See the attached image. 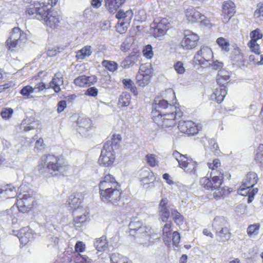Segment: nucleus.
<instances>
[{"label": "nucleus", "instance_id": "nucleus-11", "mask_svg": "<svg viewBox=\"0 0 263 263\" xmlns=\"http://www.w3.org/2000/svg\"><path fill=\"white\" fill-rule=\"evenodd\" d=\"M199 39L197 34L190 30H185L181 45L184 49L191 50L197 45Z\"/></svg>", "mask_w": 263, "mask_h": 263}, {"label": "nucleus", "instance_id": "nucleus-36", "mask_svg": "<svg viewBox=\"0 0 263 263\" xmlns=\"http://www.w3.org/2000/svg\"><path fill=\"white\" fill-rule=\"evenodd\" d=\"M136 59L135 55H129L121 63V66L124 69L128 68L136 62Z\"/></svg>", "mask_w": 263, "mask_h": 263}, {"label": "nucleus", "instance_id": "nucleus-40", "mask_svg": "<svg viewBox=\"0 0 263 263\" xmlns=\"http://www.w3.org/2000/svg\"><path fill=\"white\" fill-rule=\"evenodd\" d=\"M122 83L124 87L127 89H129L134 95H136L137 94V88L132 80L124 79L122 80Z\"/></svg>", "mask_w": 263, "mask_h": 263}, {"label": "nucleus", "instance_id": "nucleus-34", "mask_svg": "<svg viewBox=\"0 0 263 263\" xmlns=\"http://www.w3.org/2000/svg\"><path fill=\"white\" fill-rule=\"evenodd\" d=\"M92 52L91 47L90 46H85L77 52L76 57L78 60H83L89 57Z\"/></svg>", "mask_w": 263, "mask_h": 263}, {"label": "nucleus", "instance_id": "nucleus-57", "mask_svg": "<svg viewBox=\"0 0 263 263\" xmlns=\"http://www.w3.org/2000/svg\"><path fill=\"white\" fill-rule=\"evenodd\" d=\"M248 45L251 50L254 52L257 57H259L260 53L259 51V45L257 44V42H249Z\"/></svg>", "mask_w": 263, "mask_h": 263}, {"label": "nucleus", "instance_id": "nucleus-35", "mask_svg": "<svg viewBox=\"0 0 263 263\" xmlns=\"http://www.w3.org/2000/svg\"><path fill=\"white\" fill-rule=\"evenodd\" d=\"M94 246L98 251H103L106 250L108 248V243L106 239V236H103L97 239L94 242Z\"/></svg>", "mask_w": 263, "mask_h": 263}, {"label": "nucleus", "instance_id": "nucleus-39", "mask_svg": "<svg viewBox=\"0 0 263 263\" xmlns=\"http://www.w3.org/2000/svg\"><path fill=\"white\" fill-rule=\"evenodd\" d=\"M102 65L111 72L116 70L118 67V65L116 62L107 60H103L102 62Z\"/></svg>", "mask_w": 263, "mask_h": 263}, {"label": "nucleus", "instance_id": "nucleus-51", "mask_svg": "<svg viewBox=\"0 0 263 263\" xmlns=\"http://www.w3.org/2000/svg\"><path fill=\"white\" fill-rule=\"evenodd\" d=\"M13 113V110L11 108H4L2 109L1 115L3 119L8 120L10 119Z\"/></svg>", "mask_w": 263, "mask_h": 263}, {"label": "nucleus", "instance_id": "nucleus-50", "mask_svg": "<svg viewBox=\"0 0 263 263\" xmlns=\"http://www.w3.org/2000/svg\"><path fill=\"white\" fill-rule=\"evenodd\" d=\"M125 256L118 253H113L110 255V259L111 263H121L123 258Z\"/></svg>", "mask_w": 263, "mask_h": 263}, {"label": "nucleus", "instance_id": "nucleus-44", "mask_svg": "<svg viewBox=\"0 0 263 263\" xmlns=\"http://www.w3.org/2000/svg\"><path fill=\"white\" fill-rule=\"evenodd\" d=\"M263 36V34L261 32V30L257 28L252 31L250 33L251 40L249 42H257V41L261 39Z\"/></svg>", "mask_w": 263, "mask_h": 263}, {"label": "nucleus", "instance_id": "nucleus-9", "mask_svg": "<svg viewBox=\"0 0 263 263\" xmlns=\"http://www.w3.org/2000/svg\"><path fill=\"white\" fill-rule=\"evenodd\" d=\"M121 193L122 191L120 187L103 191L100 195L101 200L104 202L110 203L111 204L117 205H119Z\"/></svg>", "mask_w": 263, "mask_h": 263}, {"label": "nucleus", "instance_id": "nucleus-16", "mask_svg": "<svg viewBox=\"0 0 263 263\" xmlns=\"http://www.w3.org/2000/svg\"><path fill=\"white\" fill-rule=\"evenodd\" d=\"M235 13V6L234 3L231 1L225 2L222 5V13L223 17L222 22L227 23Z\"/></svg>", "mask_w": 263, "mask_h": 263}, {"label": "nucleus", "instance_id": "nucleus-21", "mask_svg": "<svg viewBox=\"0 0 263 263\" xmlns=\"http://www.w3.org/2000/svg\"><path fill=\"white\" fill-rule=\"evenodd\" d=\"M4 214L9 216L13 224H15L23 220L24 215L18 211L15 206H12L10 209L5 211Z\"/></svg>", "mask_w": 263, "mask_h": 263}, {"label": "nucleus", "instance_id": "nucleus-28", "mask_svg": "<svg viewBox=\"0 0 263 263\" xmlns=\"http://www.w3.org/2000/svg\"><path fill=\"white\" fill-rule=\"evenodd\" d=\"M77 124L78 126L77 130L80 134L84 133V131L88 130L91 126V121L87 118L79 117L78 119Z\"/></svg>", "mask_w": 263, "mask_h": 263}, {"label": "nucleus", "instance_id": "nucleus-63", "mask_svg": "<svg viewBox=\"0 0 263 263\" xmlns=\"http://www.w3.org/2000/svg\"><path fill=\"white\" fill-rule=\"evenodd\" d=\"M147 163L151 166L154 167L157 165V161L154 154L147 155L146 156Z\"/></svg>", "mask_w": 263, "mask_h": 263}, {"label": "nucleus", "instance_id": "nucleus-32", "mask_svg": "<svg viewBox=\"0 0 263 263\" xmlns=\"http://www.w3.org/2000/svg\"><path fill=\"white\" fill-rule=\"evenodd\" d=\"M257 175L254 172H249L246 176L245 181L243 183V185H248L250 187L254 188V186L258 181Z\"/></svg>", "mask_w": 263, "mask_h": 263}, {"label": "nucleus", "instance_id": "nucleus-1", "mask_svg": "<svg viewBox=\"0 0 263 263\" xmlns=\"http://www.w3.org/2000/svg\"><path fill=\"white\" fill-rule=\"evenodd\" d=\"M49 5L39 2L30 3L26 10V14L34 15L47 26L54 28L59 25L61 17L57 11H50Z\"/></svg>", "mask_w": 263, "mask_h": 263}, {"label": "nucleus", "instance_id": "nucleus-37", "mask_svg": "<svg viewBox=\"0 0 263 263\" xmlns=\"http://www.w3.org/2000/svg\"><path fill=\"white\" fill-rule=\"evenodd\" d=\"M260 224L255 223L250 224L247 228V234L250 237L256 236L259 233Z\"/></svg>", "mask_w": 263, "mask_h": 263}, {"label": "nucleus", "instance_id": "nucleus-55", "mask_svg": "<svg viewBox=\"0 0 263 263\" xmlns=\"http://www.w3.org/2000/svg\"><path fill=\"white\" fill-rule=\"evenodd\" d=\"M144 56L147 59H151L153 55V48L151 45H146L143 50Z\"/></svg>", "mask_w": 263, "mask_h": 263}, {"label": "nucleus", "instance_id": "nucleus-52", "mask_svg": "<svg viewBox=\"0 0 263 263\" xmlns=\"http://www.w3.org/2000/svg\"><path fill=\"white\" fill-rule=\"evenodd\" d=\"M255 159L257 161L263 163V144H260L257 149Z\"/></svg>", "mask_w": 263, "mask_h": 263}, {"label": "nucleus", "instance_id": "nucleus-25", "mask_svg": "<svg viewBox=\"0 0 263 263\" xmlns=\"http://www.w3.org/2000/svg\"><path fill=\"white\" fill-rule=\"evenodd\" d=\"M83 197L80 193H74L69 197L68 204L72 210L78 209L82 202Z\"/></svg>", "mask_w": 263, "mask_h": 263}, {"label": "nucleus", "instance_id": "nucleus-13", "mask_svg": "<svg viewBox=\"0 0 263 263\" xmlns=\"http://www.w3.org/2000/svg\"><path fill=\"white\" fill-rule=\"evenodd\" d=\"M170 23L166 18H157L154 20L152 27L154 28V33L157 36L164 34L170 28Z\"/></svg>", "mask_w": 263, "mask_h": 263}, {"label": "nucleus", "instance_id": "nucleus-48", "mask_svg": "<svg viewBox=\"0 0 263 263\" xmlns=\"http://www.w3.org/2000/svg\"><path fill=\"white\" fill-rule=\"evenodd\" d=\"M128 22H125L124 20L118 21V22L116 25V28L118 32L120 33H124L128 28Z\"/></svg>", "mask_w": 263, "mask_h": 263}, {"label": "nucleus", "instance_id": "nucleus-15", "mask_svg": "<svg viewBox=\"0 0 263 263\" xmlns=\"http://www.w3.org/2000/svg\"><path fill=\"white\" fill-rule=\"evenodd\" d=\"M178 127L181 133L194 135L198 133L199 127L192 121H180Z\"/></svg>", "mask_w": 263, "mask_h": 263}, {"label": "nucleus", "instance_id": "nucleus-58", "mask_svg": "<svg viewBox=\"0 0 263 263\" xmlns=\"http://www.w3.org/2000/svg\"><path fill=\"white\" fill-rule=\"evenodd\" d=\"M172 222L171 221L166 223L163 228V235L164 237H170L171 233Z\"/></svg>", "mask_w": 263, "mask_h": 263}, {"label": "nucleus", "instance_id": "nucleus-26", "mask_svg": "<svg viewBox=\"0 0 263 263\" xmlns=\"http://www.w3.org/2000/svg\"><path fill=\"white\" fill-rule=\"evenodd\" d=\"M227 93L226 86L223 84L219 85V87L215 89L214 92L211 95V99L215 100L218 103H220L223 101L224 97Z\"/></svg>", "mask_w": 263, "mask_h": 263}, {"label": "nucleus", "instance_id": "nucleus-14", "mask_svg": "<svg viewBox=\"0 0 263 263\" xmlns=\"http://www.w3.org/2000/svg\"><path fill=\"white\" fill-rule=\"evenodd\" d=\"M120 185L115 180V177L110 174L105 175L99 184V193L101 194L103 191L107 190H112L113 188L120 187Z\"/></svg>", "mask_w": 263, "mask_h": 263}, {"label": "nucleus", "instance_id": "nucleus-4", "mask_svg": "<svg viewBox=\"0 0 263 263\" xmlns=\"http://www.w3.org/2000/svg\"><path fill=\"white\" fill-rule=\"evenodd\" d=\"M217 173L218 175H215L213 177H212V174H211V179L208 177H203L200 180L201 185L205 189L211 191H216L214 193V196L215 197H220L223 194V192H222L223 189L221 187L223 179V174L221 172Z\"/></svg>", "mask_w": 263, "mask_h": 263}, {"label": "nucleus", "instance_id": "nucleus-27", "mask_svg": "<svg viewBox=\"0 0 263 263\" xmlns=\"http://www.w3.org/2000/svg\"><path fill=\"white\" fill-rule=\"evenodd\" d=\"M63 84V74L61 72H57L49 83V86L58 93L61 91L60 86Z\"/></svg>", "mask_w": 263, "mask_h": 263}, {"label": "nucleus", "instance_id": "nucleus-43", "mask_svg": "<svg viewBox=\"0 0 263 263\" xmlns=\"http://www.w3.org/2000/svg\"><path fill=\"white\" fill-rule=\"evenodd\" d=\"M142 226V222L139 220H132L128 224L129 229L130 230V234L134 235V233H136L138 229Z\"/></svg>", "mask_w": 263, "mask_h": 263}, {"label": "nucleus", "instance_id": "nucleus-47", "mask_svg": "<svg viewBox=\"0 0 263 263\" xmlns=\"http://www.w3.org/2000/svg\"><path fill=\"white\" fill-rule=\"evenodd\" d=\"M33 88L29 85L24 87L20 91V93L22 95L25 99H29L32 98L30 95L31 93L34 92Z\"/></svg>", "mask_w": 263, "mask_h": 263}, {"label": "nucleus", "instance_id": "nucleus-30", "mask_svg": "<svg viewBox=\"0 0 263 263\" xmlns=\"http://www.w3.org/2000/svg\"><path fill=\"white\" fill-rule=\"evenodd\" d=\"M91 259L87 255L73 253L69 259V263H90Z\"/></svg>", "mask_w": 263, "mask_h": 263}, {"label": "nucleus", "instance_id": "nucleus-17", "mask_svg": "<svg viewBox=\"0 0 263 263\" xmlns=\"http://www.w3.org/2000/svg\"><path fill=\"white\" fill-rule=\"evenodd\" d=\"M33 235L32 230L28 227L21 229L17 234L21 243L24 245L31 241L33 238Z\"/></svg>", "mask_w": 263, "mask_h": 263}, {"label": "nucleus", "instance_id": "nucleus-49", "mask_svg": "<svg viewBox=\"0 0 263 263\" xmlns=\"http://www.w3.org/2000/svg\"><path fill=\"white\" fill-rule=\"evenodd\" d=\"M21 43L12 40L9 41L8 38L6 42V46L8 50L11 51H14L17 48V45L20 46Z\"/></svg>", "mask_w": 263, "mask_h": 263}, {"label": "nucleus", "instance_id": "nucleus-7", "mask_svg": "<svg viewBox=\"0 0 263 263\" xmlns=\"http://www.w3.org/2000/svg\"><path fill=\"white\" fill-rule=\"evenodd\" d=\"M115 141V140H114L111 144L108 143L104 144L101 151V155L98 159V163L100 165L108 167L113 163L115 160V156L113 154L112 145Z\"/></svg>", "mask_w": 263, "mask_h": 263}, {"label": "nucleus", "instance_id": "nucleus-59", "mask_svg": "<svg viewBox=\"0 0 263 263\" xmlns=\"http://www.w3.org/2000/svg\"><path fill=\"white\" fill-rule=\"evenodd\" d=\"M230 80V73L227 75H222V76L217 77V82L219 85L228 83Z\"/></svg>", "mask_w": 263, "mask_h": 263}, {"label": "nucleus", "instance_id": "nucleus-60", "mask_svg": "<svg viewBox=\"0 0 263 263\" xmlns=\"http://www.w3.org/2000/svg\"><path fill=\"white\" fill-rule=\"evenodd\" d=\"M174 68L178 74H183L185 72L183 64L181 61H178L174 65Z\"/></svg>", "mask_w": 263, "mask_h": 263}, {"label": "nucleus", "instance_id": "nucleus-12", "mask_svg": "<svg viewBox=\"0 0 263 263\" xmlns=\"http://www.w3.org/2000/svg\"><path fill=\"white\" fill-rule=\"evenodd\" d=\"M176 110V107L169 104L168 102L164 99L159 101L157 103V101L155 100V102L152 105V114L154 115L158 113L157 115H162L163 112H170V110Z\"/></svg>", "mask_w": 263, "mask_h": 263}, {"label": "nucleus", "instance_id": "nucleus-8", "mask_svg": "<svg viewBox=\"0 0 263 263\" xmlns=\"http://www.w3.org/2000/svg\"><path fill=\"white\" fill-rule=\"evenodd\" d=\"M213 58V53L212 49L206 46H202L193 58V62L196 64L202 67L207 66L208 63Z\"/></svg>", "mask_w": 263, "mask_h": 263}, {"label": "nucleus", "instance_id": "nucleus-23", "mask_svg": "<svg viewBox=\"0 0 263 263\" xmlns=\"http://www.w3.org/2000/svg\"><path fill=\"white\" fill-rule=\"evenodd\" d=\"M168 200L166 198H163L161 200L159 205V213L162 221L166 222L170 215L167 204Z\"/></svg>", "mask_w": 263, "mask_h": 263}, {"label": "nucleus", "instance_id": "nucleus-6", "mask_svg": "<svg viewBox=\"0 0 263 263\" xmlns=\"http://www.w3.org/2000/svg\"><path fill=\"white\" fill-rule=\"evenodd\" d=\"M18 203L30 204L33 205L35 204L36 192L29 189L28 185L22 184L18 187Z\"/></svg>", "mask_w": 263, "mask_h": 263}, {"label": "nucleus", "instance_id": "nucleus-22", "mask_svg": "<svg viewBox=\"0 0 263 263\" xmlns=\"http://www.w3.org/2000/svg\"><path fill=\"white\" fill-rule=\"evenodd\" d=\"M93 80L91 77L82 75L76 78L73 81L74 84L80 87H84L93 85L96 82V77H93Z\"/></svg>", "mask_w": 263, "mask_h": 263}, {"label": "nucleus", "instance_id": "nucleus-54", "mask_svg": "<svg viewBox=\"0 0 263 263\" xmlns=\"http://www.w3.org/2000/svg\"><path fill=\"white\" fill-rule=\"evenodd\" d=\"M257 7V9L254 12V16L256 18H260V20H263V3H258Z\"/></svg>", "mask_w": 263, "mask_h": 263}, {"label": "nucleus", "instance_id": "nucleus-20", "mask_svg": "<svg viewBox=\"0 0 263 263\" xmlns=\"http://www.w3.org/2000/svg\"><path fill=\"white\" fill-rule=\"evenodd\" d=\"M185 16L191 23L199 22L202 17H205L193 7H189L185 11Z\"/></svg>", "mask_w": 263, "mask_h": 263}, {"label": "nucleus", "instance_id": "nucleus-29", "mask_svg": "<svg viewBox=\"0 0 263 263\" xmlns=\"http://www.w3.org/2000/svg\"><path fill=\"white\" fill-rule=\"evenodd\" d=\"M9 39V41L12 40L21 43H24L26 39L25 34L18 27H15L12 29Z\"/></svg>", "mask_w": 263, "mask_h": 263}, {"label": "nucleus", "instance_id": "nucleus-64", "mask_svg": "<svg viewBox=\"0 0 263 263\" xmlns=\"http://www.w3.org/2000/svg\"><path fill=\"white\" fill-rule=\"evenodd\" d=\"M208 65H209L213 69L218 70L222 68L223 64L222 62H219L218 60H213L212 63L209 62L208 63Z\"/></svg>", "mask_w": 263, "mask_h": 263}, {"label": "nucleus", "instance_id": "nucleus-10", "mask_svg": "<svg viewBox=\"0 0 263 263\" xmlns=\"http://www.w3.org/2000/svg\"><path fill=\"white\" fill-rule=\"evenodd\" d=\"M154 121L162 128L172 127L175 125V116L173 113L169 112H163L162 115H155L153 116Z\"/></svg>", "mask_w": 263, "mask_h": 263}, {"label": "nucleus", "instance_id": "nucleus-33", "mask_svg": "<svg viewBox=\"0 0 263 263\" xmlns=\"http://www.w3.org/2000/svg\"><path fill=\"white\" fill-rule=\"evenodd\" d=\"M125 2V0H105V5L110 12L117 10Z\"/></svg>", "mask_w": 263, "mask_h": 263}, {"label": "nucleus", "instance_id": "nucleus-61", "mask_svg": "<svg viewBox=\"0 0 263 263\" xmlns=\"http://www.w3.org/2000/svg\"><path fill=\"white\" fill-rule=\"evenodd\" d=\"M50 87L49 85H46L44 82H40L36 84L33 88L34 92H39L45 89H48Z\"/></svg>", "mask_w": 263, "mask_h": 263}, {"label": "nucleus", "instance_id": "nucleus-41", "mask_svg": "<svg viewBox=\"0 0 263 263\" xmlns=\"http://www.w3.org/2000/svg\"><path fill=\"white\" fill-rule=\"evenodd\" d=\"M216 43L220 47L221 50L228 52L230 50V43L226 39L220 37L217 39Z\"/></svg>", "mask_w": 263, "mask_h": 263}, {"label": "nucleus", "instance_id": "nucleus-46", "mask_svg": "<svg viewBox=\"0 0 263 263\" xmlns=\"http://www.w3.org/2000/svg\"><path fill=\"white\" fill-rule=\"evenodd\" d=\"M130 97L129 95L123 93L119 99V104L121 106H127L130 103Z\"/></svg>", "mask_w": 263, "mask_h": 263}, {"label": "nucleus", "instance_id": "nucleus-3", "mask_svg": "<svg viewBox=\"0 0 263 263\" xmlns=\"http://www.w3.org/2000/svg\"><path fill=\"white\" fill-rule=\"evenodd\" d=\"M212 227L215 231V235L219 241L224 242L231 238L229 223L224 217L216 216L214 218Z\"/></svg>", "mask_w": 263, "mask_h": 263}, {"label": "nucleus", "instance_id": "nucleus-56", "mask_svg": "<svg viewBox=\"0 0 263 263\" xmlns=\"http://www.w3.org/2000/svg\"><path fill=\"white\" fill-rule=\"evenodd\" d=\"M171 214L173 220L177 223L181 222L183 221V216L177 210L174 209L171 211Z\"/></svg>", "mask_w": 263, "mask_h": 263}, {"label": "nucleus", "instance_id": "nucleus-62", "mask_svg": "<svg viewBox=\"0 0 263 263\" xmlns=\"http://www.w3.org/2000/svg\"><path fill=\"white\" fill-rule=\"evenodd\" d=\"M85 248L86 247L85 243L82 241H78L76 242L74 246V253H79L81 254V253L84 252L85 250Z\"/></svg>", "mask_w": 263, "mask_h": 263}, {"label": "nucleus", "instance_id": "nucleus-18", "mask_svg": "<svg viewBox=\"0 0 263 263\" xmlns=\"http://www.w3.org/2000/svg\"><path fill=\"white\" fill-rule=\"evenodd\" d=\"M18 193L16 187L12 184H7L0 188V199L4 200L15 197Z\"/></svg>", "mask_w": 263, "mask_h": 263}, {"label": "nucleus", "instance_id": "nucleus-24", "mask_svg": "<svg viewBox=\"0 0 263 263\" xmlns=\"http://www.w3.org/2000/svg\"><path fill=\"white\" fill-rule=\"evenodd\" d=\"M38 126V121H35L33 117L27 118L24 119L20 125L22 130L27 132L35 129Z\"/></svg>", "mask_w": 263, "mask_h": 263}, {"label": "nucleus", "instance_id": "nucleus-42", "mask_svg": "<svg viewBox=\"0 0 263 263\" xmlns=\"http://www.w3.org/2000/svg\"><path fill=\"white\" fill-rule=\"evenodd\" d=\"M137 235H140L143 236H146L149 240L152 234L151 228L146 226H143V225L138 229V231L136 233Z\"/></svg>", "mask_w": 263, "mask_h": 263}, {"label": "nucleus", "instance_id": "nucleus-19", "mask_svg": "<svg viewBox=\"0 0 263 263\" xmlns=\"http://www.w3.org/2000/svg\"><path fill=\"white\" fill-rule=\"evenodd\" d=\"M258 189L252 188L248 185H243V183L238 190V193L242 196H248V202L251 203L254 199V195L257 193Z\"/></svg>", "mask_w": 263, "mask_h": 263}, {"label": "nucleus", "instance_id": "nucleus-2", "mask_svg": "<svg viewBox=\"0 0 263 263\" xmlns=\"http://www.w3.org/2000/svg\"><path fill=\"white\" fill-rule=\"evenodd\" d=\"M39 166L41 173L47 172L52 176L66 175L70 169L66 162L52 154L43 155Z\"/></svg>", "mask_w": 263, "mask_h": 263}, {"label": "nucleus", "instance_id": "nucleus-31", "mask_svg": "<svg viewBox=\"0 0 263 263\" xmlns=\"http://www.w3.org/2000/svg\"><path fill=\"white\" fill-rule=\"evenodd\" d=\"M88 218V214L86 213L82 215H77L73 218V224L76 230H79Z\"/></svg>", "mask_w": 263, "mask_h": 263}, {"label": "nucleus", "instance_id": "nucleus-38", "mask_svg": "<svg viewBox=\"0 0 263 263\" xmlns=\"http://www.w3.org/2000/svg\"><path fill=\"white\" fill-rule=\"evenodd\" d=\"M150 76H145L139 74L137 76V84L140 87H144L149 83Z\"/></svg>", "mask_w": 263, "mask_h": 263}, {"label": "nucleus", "instance_id": "nucleus-45", "mask_svg": "<svg viewBox=\"0 0 263 263\" xmlns=\"http://www.w3.org/2000/svg\"><path fill=\"white\" fill-rule=\"evenodd\" d=\"M17 205L15 206L18 209V211L22 213L23 215L29 211L32 208L33 205L27 203H18V199H17Z\"/></svg>", "mask_w": 263, "mask_h": 263}, {"label": "nucleus", "instance_id": "nucleus-53", "mask_svg": "<svg viewBox=\"0 0 263 263\" xmlns=\"http://www.w3.org/2000/svg\"><path fill=\"white\" fill-rule=\"evenodd\" d=\"M128 15H130V17L133 15V12L131 10L124 12L123 10H120L116 14V17L120 21L124 20Z\"/></svg>", "mask_w": 263, "mask_h": 263}, {"label": "nucleus", "instance_id": "nucleus-5", "mask_svg": "<svg viewBox=\"0 0 263 263\" xmlns=\"http://www.w3.org/2000/svg\"><path fill=\"white\" fill-rule=\"evenodd\" d=\"M173 156L177 161L178 166L185 172L196 174L197 164L191 158L187 157L186 155H182L177 151L173 152Z\"/></svg>", "mask_w": 263, "mask_h": 263}]
</instances>
